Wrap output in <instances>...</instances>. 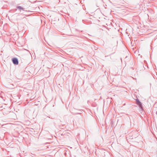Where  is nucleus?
<instances>
[{
  "instance_id": "nucleus-4",
  "label": "nucleus",
  "mask_w": 157,
  "mask_h": 157,
  "mask_svg": "<svg viewBox=\"0 0 157 157\" xmlns=\"http://www.w3.org/2000/svg\"><path fill=\"white\" fill-rule=\"evenodd\" d=\"M156 113H157V111Z\"/></svg>"
},
{
  "instance_id": "nucleus-3",
  "label": "nucleus",
  "mask_w": 157,
  "mask_h": 157,
  "mask_svg": "<svg viewBox=\"0 0 157 157\" xmlns=\"http://www.w3.org/2000/svg\"><path fill=\"white\" fill-rule=\"evenodd\" d=\"M17 8L19 10H20V12L21 11V10H24V9L22 7H21V6H17Z\"/></svg>"
},
{
  "instance_id": "nucleus-2",
  "label": "nucleus",
  "mask_w": 157,
  "mask_h": 157,
  "mask_svg": "<svg viewBox=\"0 0 157 157\" xmlns=\"http://www.w3.org/2000/svg\"><path fill=\"white\" fill-rule=\"evenodd\" d=\"M136 104L139 106L140 108L142 109V103L139 101V100L138 99H136Z\"/></svg>"
},
{
  "instance_id": "nucleus-1",
  "label": "nucleus",
  "mask_w": 157,
  "mask_h": 157,
  "mask_svg": "<svg viewBox=\"0 0 157 157\" xmlns=\"http://www.w3.org/2000/svg\"><path fill=\"white\" fill-rule=\"evenodd\" d=\"M12 62L15 65H17L18 64V61L16 58H13L12 59Z\"/></svg>"
}]
</instances>
